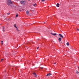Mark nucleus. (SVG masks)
Wrapping results in <instances>:
<instances>
[{
	"label": "nucleus",
	"mask_w": 79,
	"mask_h": 79,
	"mask_svg": "<svg viewBox=\"0 0 79 79\" xmlns=\"http://www.w3.org/2000/svg\"><path fill=\"white\" fill-rule=\"evenodd\" d=\"M7 4L9 6H12L13 5V2L11 0H8Z\"/></svg>",
	"instance_id": "1"
},
{
	"label": "nucleus",
	"mask_w": 79,
	"mask_h": 79,
	"mask_svg": "<svg viewBox=\"0 0 79 79\" xmlns=\"http://www.w3.org/2000/svg\"><path fill=\"white\" fill-rule=\"evenodd\" d=\"M14 26L16 28V30L17 31H19V30H18V27H16V24H14Z\"/></svg>",
	"instance_id": "2"
},
{
	"label": "nucleus",
	"mask_w": 79,
	"mask_h": 79,
	"mask_svg": "<svg viewBox=\"0 0 79 79\" xmlns=\"http://www.w3.org/2000/svg\"><path fill=\"white\" fill-rule=\"evenodd\" d=\"M33 74L35 75V77H37V75H36V73H33Z\"/></svg>",
	"instance_id": "3"
},
{
	"label": "nucleus",
	"mask_w": 79,
	"mask_h": 79,
	"mask_svg": "<svg viewBox=\"0 0 79 79\" xmlns=\"http://www.w3.org/2000/svg\"><path fill=\"white\" fill-rule=\"evenodd\" d=\"M59 35L61 37V38H63V36L61 34H59Z\"/></svg>",
	"instance_id": "4"
},
{
	"label": "nucleus",
	"mask_w": 79,
	"mask_h": 79,
	"mask_svg": "<svg viewBox=\"0 0 79 79\" xmlns=\"http://www.w3.org/2000/svg\"><path fill=\"white\" fill-rule=\"evenodd\" d=\"M52 75V73H48L47 75V76L48 77V76H51Z\"/></svg>",
	"instance_id": "5"
},
{
	"label": "nucleus",
	"mask_w": 79,
	"mask_h": 79,
	"mask_svg": "<svg viewBox=\"0 0 79 79\" xmlns=\"http://www.w3.org/2000/svg\"><path fill=\"white\" fill-rule=\"evenodd\" d=\"M61 38H59L58 39L59 42H61Z\"/></svg>",
	"instance_id": "6"
},
{
	"label": "nucleus",
	"mask_w": 79,
	"mask_h": 79,
	"mask_svg": "<svg viewBox=\"0 0 79 79\" xmlns=\"http://www.w3.org/2000/svg\"><path fill=\"white\" fill-rule=\"evenodd\" d=\"M56 6L57 7H59L60 6V4L58 3L57 4Z\"/></svg>",
	"instance_id": "7"
},
{
	"label": "nucleus",
	"mask_w": 79,
	"mask_h": 79,
	"mask_svg": "<svg viewBox=\"0 0 79 79\" xmlns=\"http://www.w3.org/2000/svg\"><path fill=\"white\" fill-rule=\"evenodd\" d=\"M29 11L27 10L26 11V14H27V15H29Z\"/></svg>",
	"instance_id": "8"
},
{
	"label": "nucleus",
	"mask_w": 79,
	"mask_h": 79,
	"mask_svg": "<svg viewBox=\"0 0 79 79\" xmlns=\"http://www.w3.org/2000/svg\"><path fill=\"white\" fill-rule=\"evenodd\" d=\"M21 4H23V3H24V2L22 1H21Z\"/></svg>",
	"instance_id": "9"
},
{
	"label": "nucleus",
	"mask_w": 79,
	"mask_h": 79,
	"mask_svg": "<svg viewBox=\"0 0 79 79\" xmlns=\"http://www.w3.org/2000/svg\"><path fill=\"white\" fill-rule=\"evenodd\" d=\"M51 34H52V35H56V33L53 34L52 33Z\"/></svg>",
	"instance_id": "10"
},
{
	"label": "nucleus",
	"mask_w": 79,
	"mask_h": 79,
	"mask_svg": "<svg viewBox=\"0 0 79 79\" xmlns=\"http://www.w3.org/2000/svg\"><path fill=\"white\" fill-rule=\"evenodd\" d=\"M66 45H68V46H69V43L67 42L66 44Z\"/></svg>",
	"instance_id": "11"
},
{
	"label": "nucleus",
	"mask_w": 79,
	"mask_h": 79,
	"mask_svg": "<svg viewBox=\"0 0 79 79\" xmlns=\"http://www.w3.org/2000/svg\"><path fill=\"white\" fill-rule=\"evenodd\" d=\"M33 6H37V4H35L33 5Z\"/></svg>",
	"instance_id": "12"
},
{
	"label": "nucleus",
	"mask_w": 79,
	"mask_h": 79,
	"mask_svg": "<svg viewBox=\"0 0 79 79\" xmlns=\"http://www.w3.org/2000/svg\"><path fill=\"white\" fill-rule=\"evenodd\" d=\"M3 41H1V44L2 45H3Z\"/></svg>",
	"instance_id": "13"
},
{
	"label": "nucleus",
	"mask_w": 79,
	"mask_h": 79,
	"mask_svg": "<svg viewBox=\"0 0 79 79\" xmlns=\"http://www.w3.org/2000/svg\"><path fill=\"white\" fill-rule=\"evenodd\" d=\"M76 73L77 74H78V73H79V71H77V70H76Z\"/></svg>",
	"instance_id": "14"
},
{
	"label": "nucleus",
	"mask_w": 79,
	"mask_h": 79,
	"mask_svg": "<svg viewBox=\"0 0 79 79\" xmlns=\"http://www.w3.org/2000/svg\"><path fill=\"white\" fill-rule=\"evenodd\" d=\"M18 14H17L16 15V17H18Z\"/></svg>",
	"instance_id": "15"
},
{
	"label": "nucleus",
	"mask_w": 79,
	"mask_h": 79,
	"mask_svg": "<svg viewBox=\"0 0 79 79\" xmlns=\"http://www.w3.org/2000/svg\"><path fill=\"white\" fill-rule=\"evenodd\" d=\"M10 13H7V15H10Z\"/></svg>",
	"instance_id": "16"
},
{
	"label": "nucleus",
	"mask_w": 79,
	"mask_h": 79,
	"mask_svg": "<svg viewBox=\"0 0 79 79\" xmlns=\"http://www.w3.org/2000/svg\"><path fill=\"white\" fill-rule=\"evenodd\" d=\"M39 47H37V49H39Z\"/></svg>",
	"instance_id": "17"
},
{
	"label": "nucleus",
	"mask_w": 79,
	"mask_h": 79,
	"mask_svg": "<svg viewBox=\"0 0 79 79\" xmlns=\"http://www.w3.org/2000/svg\"><path fill=\"white\" fill-rule=\"evenodd\" d=\"M45 1V0H42V2H44Z\"/></svg>",
	"instance_id": "18"
},
{
	"label": "nucleus",
	"mask_w": 79,
	"mask_h": 79,
	"mask_svg": "<svg viewBox=\"0 0 79 79\" xmlns=\"http://www.w3.org/2000/svg\"><path fill=\"white\" fill-rule=\"evenodd\" d=\"M77 31H79V29H78V28L77 29Z\"/></svg>",
	"instance_id": "19"
},
{
	"label": "nucleus",
	"mask_w": 79,
	"mask_h": 79,
	"mask_svg": "<svg viewBox=\"0 0 79 79\" xmlns=\"http://www.w3.org/2000/svg\"><path fill=\"white\" fill-rule=\"evenodd\" d=\"M3 59H2V60H1V61H3Z\"/></svg>",
	"instance_id": "20"
},
{
	"label": "nucleus",
	"mask_w": 79,
	"mask_h": 79,
	"mask_svg": "<svg viewBox=\"0 0 79 79\" xmlns=\"http://www.w3.org/2000/svg\"><path fill=\"white\" fill-rule=\"evenodd\" d=\"M4 28H5L4 27H3V29H4Z\"/></svg>",
	"instance_id": "21"
},
{
	"label": "nucleus",
	"mask_w": 79,
	"mask_h": 79,
	"mask_svg": "<svg viewBox=\"0 0 79 79\" xmlns=\"http://www.w3.org/2000/svg\"><path fill=\"white\" fill-rule=\"evenodd\" d=\"M3 31L4 32H5V30H4V29L3 30Z\"/></svg>",
	"instance_id": "22"
},
{
	"label": "nucleus",
	"mask_w": 79,
	"mask_h": 79,
	"mask_svg": "<svg viewBox=\"0 0 79 79\" xmlns=\"http://www.w3.org/2000/svg\"><path fill=\"white\" fill-rule=\"evenodd\" d=\"M43 68H43V67H42V68H41V69H43Z\"/></svg>",
	"instance_id": "23"
},
{
	"label": "nucleus",
	"mask_w": 79,
	"mask_h": 79,
	"mask_svg": "<svg viewBox=\"0 0 79 79\" xmlns=\"http://www.w3.org/2000/svg\"><path fill=\"white\" fill-rule=\"evenodd\" d=\"M54 64H56V63H55Z\"/></svg>",
	"instance_id": "24"
},
{
	"label": "nucleus",
	"mask_w": 79,
	"mask_h": 79,
	"mask_svg": "<svg viewBox=\"0 0 79 79\" xmlns=\"http://www.w3.org/2000/svg\"><path fill=\"white\" fill-rule=\"evenodd\" d=\"M28 0V1H30V0Z\"/></svg>",
	"instance_id": "25"
},
{
	"label": "nucleus",
	"mask_w": 79,
	"mask_h": 79,
	"mask_svg": "<svg viewBox=\"0 0 79 79\" xmlns=\"http://www.w3.org/2000/svg\"><path fill=\"white\" fill-rule=\"evenodd\" d=\"M60 43H62V42H60Z\"/></svg>",
	"instance_id": "26"
},
{
	"label": "nucleus",
	"mask_w": 79,
	"mask_h": 79,
	"mask_svg": "<svg viewBox=\"0 0 79 79\" xmlns=\"http://www.w3.org/2000/svg\"><path fill=\"white\" fill-rule=\"evenodd\" d=\"M45 24V23H44Z\"/></svg>",
	"instance_id": "27"
}]
</instances>
